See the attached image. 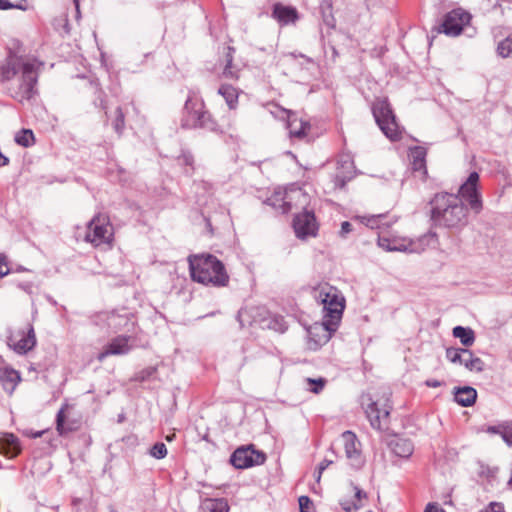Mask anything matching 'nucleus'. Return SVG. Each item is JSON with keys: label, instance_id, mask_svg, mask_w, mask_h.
Here are the masks:
<instances>
[{"label": "nucleus", "instance_id": "obj_1", "mask_svg": "<svg viewBox=\"0 0 512 512\" xmlns=\"http://www.w3.org/2000/svg\"><path fill=\"white\" fill-rule=\"evenodd\" d=\"M42 65L36 59L10 53L0 65V82L8 84L9 94L17 101L30 100L37 93L36 84Z\"/></svg>", "mask_w": 512, "mask_h": 512}, {"label": "nucleus", "instance_id": "obj_2", "mask_svg": "<svg viewBox=\"0 0 512 512\" xmlns=\"http://www.w3.org/2000/svg\"><path fill=\"white\" fill-rule=\"evenodd\" d=\"M430 219L435 226L462 229L468 224V208L456 194L437 193L430 200Z\"/></svg>", "mask_w": 512, "mask_h": 512}, {"label": "nucleus", "instance_id": "obj_3", "mask_svg": "<svg viewBox=\"0 0 512 512\" xmlns=\"http://www.w3.org/2000/svg\"><path fill=\"white\" fill-rule=\"evenodd\" d=\"M188 260L193 281L214 287L227 286L229 275L224 264L216 256L211 254L193 255Z\"/></svg>", "mask_w": 512, "mask_h": 512}, {"label": "nucleus", "instance_id": "obj_4", "mask_svg": "<svg viewBox=\"0 0 512 512\" xmlns=\"http://www.w3.org/2000/svg\"><path fill=\"white\" fill-rule=\"evenodd\" d=\"M314 298L323 305V326L330 335L338 327L345 308V299L336 287L329 284L317 287L314 290Z\"/></svg>", "mask_w": 512, "mask_h": 512}, {"label": "nucleus", "instance_id": "obj_5", "mask_svg": "<svg viewBox=\"0 0 512 512\" xmlns=\"http://www.w3.org/2000/svg\"><path fill=\"white\" fill-rule=\"evenodd\" d=\"M181 127L186 129L205 128L214 131L217 124L210 113L205 110L201 100L189 97L185 102Z\"/></svg>", "mask_w": 512, "mask_h": 512}, {"label": "nucleus", "instance_id": "obj_6", "mask_svg": "<svg viewBox=\"0 0 512 512\" xmlns=\"http://www.w3.org/2000/svg\"><path fill=\"white\" fill-rule=\"evenodd\" d=\"M435 234H424L416 239H408L401 237H386L379 235L378 245L386 251H399L409 253H421L434 240Z\"/></svg>", "mask_w": 512, "mask_h": 512}, {"label": "nucleus", "instance_id": "obj_7", "mask_svg": "<svg viewBox=\"0 0 512 512\" xmlns=\"http://www.w3.org/2000/svg\"><path fill=\"white\" fill-rule=\"evenodd\" d=\"M373 116L381 131L390 140L400 138L399 127L390 103L386 98L376 99L372 106Z\"/></svg>", "mask_w": 512, "mask_h": 512}, {"label": "nucleus", "instance_id": "obj_8", "mask_svg": "<svg viewBox=\"0 0 512 512\" xmlns=\"http://www.w3.org/2000/svg\"><path fill=\"white\" fill-rule=\"evenodd\" d=\"M373 116L381 131L390 140L400 138L399 127L390 103L386 98L376 99L372 106Z\"/></svg>", "mask_w": 512, "mask_h": 512}, {"label": "nucleus", "instance_id": "obj_9", "mask_svg": "<svg viewBox=\"0 0 512 512\" xmlns=\"http://www.w3.org/2000/svg\"><path fill=\"white\" fill-rule=\"evenodd\" d=\"M390 395L391 393L386 391L380 399H369L370 403L367 404L365 413L371 426L376 430L387 428L388 417L392 409Z\"/></svg>", "mask_w": 512, "mask_h": 512}, {"label": "nucleus", "instance_id": "obj_10", "mask_svg": "<svg viewBox=\"0 0 512 512\" xmlns=\"http://www.w3.org/2000/svg\"><path fill=\"white\" fill-rule=\"evenodd\" d=\"M36 343V334L32 324L28 323L25 327L17 330L8 329L7 345L17 354H27L36 346Z\"/></svg>", "mask_w": 512, "mask_h": 512}, {"label": "nucleus", "instance_id": "obj_11", "mask_svg": "<svg viewBox=\"0 0 512 512\" xmlns=\"http://www.w3.org/2000/svg\"><path fill=\"white\" fill-rule=\"evenodd\" d=\"M113 231L108 219L102 215H96L87 226L85 241L98 247L102 244H109L112 241Z\"/></svg>", "mask_w": 512, "mask_h": 512}, {"label": "nucleus", "instance_id": "obj_12", "mask_svg": "<svg viewBox=\"0 0 512 512\" xmlns=\"http://www.w3.org/2000/svg\"><path fill=\"white\" fill-rule=\"evenodd\" d=\"M479 174L471 172L466 181L460 186L458 196L461 200H466L470 209L479 214L483 208L482 199L478 191Z\"/></svg>", "mask_w": 512, "mask_h": 512}, {"label": "nucleus", "instance_id": "obj_13", "mask_svg": "<svg viewBox=\"0 0 512 512\" xmlns=\"http://www.w3.org/2000/svg\"><path fill=\"white\" fill-rule=\"evenodd\" d=\"M266 455L254 449L253 445L237 448L230 457L231 464L237 469H246L265 462Z\"/></svg>", "mask_w": 512, "mask_h": 512}, {"label": "nucleus", "instance_id": "obj_14", "mask_svg": "<svg viewBox=\"0 0 512 512\" xmlns=\"http://www.w3.org/2000/svg\"><path fill=\"white\" fill-rule=\"evenodd\" d=\"M470 20V13L461 8L454 9L445 15L439 32H443L448 36H458L464 27L470 23Z\"/></svg>", "mask_w": 512, "mask_h": 512}, {"label": "nucleus", "instance_id": "obj_15", "mask_svg": "<svg viewBox=\"0 0 512 512\" xmlns=\"http://www.w3.org/2000/svg\"><path fill=\"white\" fill-rule=\"evenodd\" d=\"M293 228L298 238L305 239L309 236H315L318 225L314 212L312 210H303L295 215L293 220Z\"/></svg>", "mask_w": 512, "mask_h": 512}, {"label": "nucleus", "instance_id": "obj_16", "mask_svg": "<svg viewBox=\"0 0 512 512\" xmlns=\"http://www.w3.org/2000/svg\"><path fill=\"white\" fill-rule=\"evenodd\" d=\"M342 439L344 442L346 457L350 461L351 466L357 469L362 467L364 459L360 449L361 444L356 435L351 431H345L342 434Z\"/></svg>", "mask_w": 512, "mask_h": 512}, {"label": "nucleus", "instance_id": "obj_17", "mask_svg": "<svg viewBox=\"0 0 512 512\" xmlns=\"http://www.w3.org/2000/svg\"><path fill=\"white\" fill-rule=\"evenodd\" d=\"M100 317L106 321L108 328L114 332L121 330L130 331L134 327L133 315L126 310L123 313L115 311L106 312Z\"/></svg>", "mask_w": 512, "mask_h": 512}, {"label": "nucleus", "instance_id": "obj_18", "mask_svg": "<svg viewBox=\"0 0 512 512\" xmlns=\"http://www.w3.org/2000/svg\"><path fill=\"white\" fill-rule=\"evenodd\" d=\"M131 337L119 335L113 338L98 354L97 359L102 362L108 356H120L128 354L132 346L129 344Z\"/></svg>", "mask_w": 512, "mask_h": 512}, {"label": "nucleus", "instance_id": "obj_19", "mask_svg": "<svg viewBox=\"0 0 512 512\" xmlns=\"http://www.w3.org/2000/svg\"><path fill=\"white\" fill-rule=\"evenodd\" d=\"M309 203V194L301 188H291L284 194L283 206L285 212L290 211L293 207L305 210Z\"/></svg>", "mask_w": 512, "mask_h": 512}, {"label": "nucleus", "instance_id": "obj_20", "mask_svg": "<svg viewBox=\"0 0 512 512\" xmlns=\"http://www.w3.org/2000/svg\"><path fill=\"white\" fill-rule=\"evenodd\" d=\"M70 405L64 403L56 415V430L60 436H65L71 432L77 431L81 423L77 419H70L66 415V411Z\"/></svg>", "mask_w": 512, "mask_h": 512}, {"label": "nucleus", "instance_id": "obj_21", "mask_svg": "<svg viewBox=\"0 0 512 512\" xmlns=\"http://www.w3.org/2000/svg\"><path fill=\"white\" fill-rule=\"evenodd\" d=\"M409 158L414 172H418L422 180L427 178L426 156L427 149L422 146H415L409 149Z\"/></svg>", "mask_w": 512, "mask_h": 512}, {"label": "nucleus", "instance_id": "obj_22", "mask_svg": "<svg viewBox=\"0 0 512 512\" xmlns=\"http://www.w3.org/2000/svg\"><path fill=\"white\" fill-rule=\"evenodd\" d=\"M388 445L396 456L402 458L410 457L414 451L413 443L409 439L398 436L393 437Z\"/></svg>", "mask_w": 512, "mask_h": 512}, {"label": "nucleus", "instance_id": "obj_23", "mask_svg": "<svg viewBox=\"0 0 512 512\" xmlns=\"http://www.w3.org/2000/svg\"><path fill=\"white\" fill-rule=\"evenodd\" d=\"M20 380V373L15 369L4 367L3 370H0V383L3 389L9 394L13 393Z\"/></svg>", "mask_w": 512, "mask_h": 512}, {"label": "nucleus", "instance_id": "obj_24", "mask_svg": "<svg viewBox=\"0 0 512 512\" xmlns=\"http://www.w3.org/2000/svg\"><path fill=\"white\" fill-rule=\"evenodd\" d=\"M272 15L281 25L294 23L298 18V13L295 8L282 4L274 5Z\"/></svg>", "mask_w": 512, "mask_h": 512}, {"label": "nucleus", "instance_id": "obj_25", "mask_svg": "<svg viewBox=\"0 0 512 512\" xmlns=\"http://www.w3.org/2000/svg\"><path fill=\"white\" fill-rule=\"evenodd\" d=\"M476 398L477 391L470 386L457 388L454 393L455 401L463 407H469L473 405L476 401Z\"/></svg>", "mask_w": 512, "mask_h": 512}, {"label": "nucleus", "instance_id": "obj_26", "mask_svg": "<svg viewBox=\"0 0 512 512\" xmlns=\"http://www.w3.org/2000/svg\"><path fill=\"white\" fill-rule=\"evenodd\" d=\"M288 128L291 136L300 139L306 135V131L310 129V124L307 121L296 118L295 115H289Z\"/></svg>", "mask_w": 512, "mask_h": 512}, {"label": "nucleus", "instance_id": "obj_27", "mask_svg": "<svg viewBox=\"0 0 512 512\" xmlns=\"http://www.w3.org/2000/svg\"><path fill=\"white\" fill-rule=\"evenodd\" d=\"M234 48L231 47V46H228L227 47V53H226V56H225V66L223 68V71H222V76L226 79H230V80H238L239 77H240V70L233 65V53H234Z\"/></svg>", "mask_w": 512, "mask_h": 512}, {"label": "nucleus", "instance_id": "obj_28", "mask_svg": "<svg viewBox=\"0 0 512 512\" xmlns=\"http://www.w3.org/2000/svg\"><path fill=\"white\" fill-rule=\"evenodd\" d=\"M218 93L225 99L230 109H235L238 105L239 91L237 88L229 84H222Z\"/></svg>", "mask_w": 512, "mask_h": 512}, {"label": "nucleus", "instance_id": "obj_29", "mask_svg": "<svg viewBox=\"0 0 512 512\" xmlns=\"http://www.w3.org/2000/svg\"><path fill=\"white\" fill-rule=\"evenodd\" d=\"M452 334L455 338H458L463 346H472L475 342V333L469 327L456 326L452 330Z\"/></svg>", "mask_w": 512, "mask_h": 512}, {"label": "nucleus", "instance_id": "obj_30", "mask_svg": "<svg viewBox=\"0 0 512 512\" xmlns=\"http://www.w3.org/2000/svg\"><path fill=\"white\" fill-rule=\"evenodd\" d=\"M3 448L7 449V453L12 456L17 455L20 452L19 439L12 433H4L0 439Z\"/></svg>", "mask_w": 512, "mask_h": 512}, {"label": "nucleus", "instance_id": "obj_31", "mask_svg": "<svg viewBox=\"0 0 512 512\" xmlns=\"http://www.w3.org/2000/svg\"><path fill=\"white\" fill-rule=\"evenodd\" d=\"M203 512H228L229 506L225 499H206L202 503Z\"/></svg>", "mask_w": 512, "mask_h": 512}, {"label": "nucleus", "instance_id": "obj_32", "mask_svg": "<svg viewBox=\"0 0 512 512\" xmlns=\"http://www.w3.org/2000/svg\"><path fill=\"white\" fill-rule=\"evenodd\" d=\"M467 370L472 372H481L484 370V362L479 357L473 355L472 351L468 349V354L463 356V360L461 362Z\"/></svg>", "mask_w": 512, "mask_h": 512}, {"label": "nucleus", "instance_id": "obj_33", "mask_svg": "<svg viewBox=\"0 0 512 512\" xmlns=\"http://www.w3.org/2000/svg\"><path fill=\"white\" fill-rule=\"evenodd\" d=\"M322 20L328 28H334L336 25L335 18L332 14L331 0H323L320 4Z\"/></svg>", "mask_w": 512, "mask_h": 512}, {"label": "nucleus", "instance_id": "obj_34", "mask_svg": "<svg viewBox=\"0 0 512 512\" xmlns=\"http://www.w3.org/2000/svg\"><path fill=\"white\" fill-rule=\"evenodd\" d=\"M467 354H468V349H466V348L450 347V348L446 349V358L454 364L461 365L463 356H466Z\"/></svg>", "mask_w": 512, "mask_h": 512}, {"label": "nucleus", "instance_id": "obj_35", "mask_svg": "<svg viewBox=\"0 0 512 512\" xmlns=\"http://www.w3.org/2000/svg\"><path fill=\"white\" fill-rule=\"evenodd\" d=\"M15 141L23 147H29L34 143V134L32 130L23 129L16 134Z\"/></svg>", "mask_w": 512, "mask_h": 512}, {"label": "nucleus", "instance_id": "obj_36", "mask_svg": "<svg viewBox=\"0 0 512 512\" xmlns=\"http://www.w3.org/2000/svg\"><path fill=\"white\" fill-rule=\"evenodd\" d=\"M305 382L307 384V390L314 393L319 394L325 387L327 380L325 378H306Z\"/></svg>", "mask_w": 512, "mask_h": 512}, {"label": "nucleus", "instance_id": "obj_37", "mask_svg": "<svg viewBox=\"0 0 512 512\" xmlns=\"http://www.w3.org/2000/svg\"><path fill=\"white\" fill-rule=\"evenodd\" d=\"M497 52L503 58L512 56V35H509L498 44Z\"/></svg>", "mask_w": 512, "mask_h": 512}, {"label": "nucleus", "instance_id": "obj_38", "mask_svg": "<svg viewBox=\"0 0 512 512\" xmlns=\"http://www.w3.org/2000/svg\"><path fill=\"white\" fill-rule=\"evenodd\" d=\"M116 117L113 121V127L117 134L121 135L125 126V116L121 107H117L115 110Z\"/></svg>", "mask_w": 512, "mask_h": 512}, {"label": "nucleus", "instance_id": "obj_39", "mask_svg": "<svg viewBox=\"0 0 512 512\" xmlns=\"http://www.w3.org/2000/svg\"><path fill=\"white\" fill-rule=\"evenodd\" d=\"M363 221H365V224L374 229V228H381L382 225H384L382 223V220L385 218V215L383 214H378V215H371V216H363L361 217Z\"/></svg>", "mask_w": 512, "mask_h": 512}, {"label": "nucleus", "instance_id": "obj_40", "mask_svg": "<svg viewBox=\"0 0 512 512\" xmlns=\"http://www.w3.org/2000/svg\"><path fill=\"white\" fill-rule=\"evenodd\" d=\"M150 455L156 459H163L167 455L166 445L162 442L155 443L150 449Z\"/></svg>", "mask_w": 512, "mask_h": 512}, {"label": "nucleus", "instance_id": "obj_41", "mask_svg": "<svg viewBox=\"0 0 512 512\" xmlns=\"http://www.w3.org/2000/svg\"><path fill=\"white\" fill-rule=\"evenodd\" d=\"M502 438L509 446H512V421L503 425Z\"/></svg>", "mask_w": 512, "mask_h": 512}, {"label": "nucleus", "instance_id": "obj_42", "mask_svg": "<svg viewBox=\"0 0 512 512\" xmlns=\"http://www.w3.org/2000/svg\"><path fill=\"white\" fill-rule=\"evenodd\" d=\"M298 502L300 512H311L313 503L308 496H300Z\"/></svg>", "mask_w": 512, "mask_h": 512}, {"label": "nucleus", "instance_id": "obj_43", "mask_svg": "<svg viewBox=\"0 0 512 512\" xmlns=\"http://www.w3.org/2000/svg\"><path fill=\"white\" fill-rule=\"evenodd\" d=\"M479 512H505V508L500 502H491Z\"/></svg>", "mask_w": 512, "mask_h": 512}, {"label": "nucleus", "instance_id": "obj_44", "mask_svg": "<svg viewBox=\"0 0 512 512\" xmlns=\"http://www.w3.org/2000/svg\"><path fill=\"white\" fill-rule=\"evenodd\" d=\"M340 505H341L342 509L346 512H356L361 507V504H358L356 502H350L347 500L341 501Z\"/></svg>", "mask_w": 512, "mask_h": 512}, {"label": "nucleus", "instance_id": "obj_45", "mask_svg": "<svg viewBox=\"0 0 512 512\" xmlns=\"http://www.w3.org/2000/svg\"><path fill=\"white\" fill-rule=\"evenodd\" d=\"M7 258L4 254L0 253V278L9 274Z\"/></svg>", "mask_w": 512, "mask_h": 512}, {"label": "nucleus", "instance_id": "obj_46", "mask_svg": "<svg viewBox=\"0 0 512 512\" xmlns=\"http://www.w3.org/2000/svg\"><path fill=\"white\" fill-rule=\"evenodd\" d=\"M17 286L27 294H33L34 285L32 282H19Z\"/></svg>", "mask_w": 512, "mask_h": 512}, {"label": "nucleus", "instance_id": "obj_47", "mask_svg": "<svg viewBox=\"0 0 512 512\" xmlns=\"http://www.w3.org/2000/svg\"><path fill=\"white\" fill-rule=\"evenodd\" d=\"M353 489H354V492H355L354 497L356 499L354 502H356L358 504H361V500L363 498H366V493L364 491H362L361 489H359L358 487H356V486H354Z\"/></svg>", "mask_w": 512, "mask_h": 512}, {"label": "nucleus", "instance_id": "obj_48", "mask_svg": "<svg viewBox=\"0 0 512 512\" xmlns=\"http://www.w3.org/2000/svg\"><path fill=\"white\" fill-rule=\"evenodd\" d=\"M351 231H352V224L348 221H344L341 224V230H340L341 236H345L346 234L350 233Z\"/></svg>", "mask_w": 512, "mask_h": 512}, {"label": "nucleus", "instance_id": "obj_49", "mask_svg": "<svg viewBox=\"0 0 512 512\" xmlns=\"http://www.w3.org/2000/svg\"><path fill=\"white\" fill-rule=\"evenodd\" d=\"M179 160L184 163L185 165H189L191 166L193 164V156L189 153H183L180 157H179Z\"/></svg>", "mask_w": 512, "mask_h": 512}, {"label": "nucleus", "instance_id": "obj_50", "mask_svg": "<svg viewBox=\"0 0 512 512\" xmlns=\"http://www.w3.org/2000/svg\"><path fill=\"white\" fill-rule=\"evenodd\" d=\"M503 425L502 426H488L486 432L491 434H500L502 436Z\"/></svg>", "mask_w": 512, "mask_h": 512}, {"label": "nucleus", "instance_id": "obj_51", "mask_svg": "<svg viewBox=\"0 0 512 512\" xmlns=\"http://www.w3.org/2000/svg\"><path fill=\"white\" fill-rule=\"evenodd\" d=\"M12 7H19V5L16 4L15 2L10 3V2H6V0H0V9L7 10V9H12Z\"/></svg>", "mask_w": 512, "mask_h": 512}, {"label": "nucleus", "instance_id": "obj_52", "mask_svg": "<svg viewBox=\"0 0 512 512\" xmlns=\"http://www.w3.org/2000/svg\"><path fill=\"white\" fill-rule=\"evenodd\" d=\"M6 2H10V3L15 2L16 4H18L19 7H15V9H20V10H26L27 9V2H26V0H6ZM12 9H14V7H12Z\"/></svg>", "mask_w": 512, "mask_h": 512}, {"label": "nucleus", "instance_id": "obj_53", "mask_svg": "<svg viewBox=\"0 0 512 512\" xmlns=\"http://www.w3.org/2000/svg\"><path fill=\"white\" fill-rule=\"evenodd\" d=\"M443 383L436 379H428L425 381V385L432 388L440 387Z\"/></svg>", "mask_w": 512, "mask_h": 512}, {"label": "nucleus", "instance_id": "obj_54", "mask_svg": "<svg viewBox=\"0 0 512 512\" xmlns=\"http://www.w3.org/2000/svg\"><path fill=\"white\" fill-rule=\"evenodd\" d=\"M425 512H445V511L435 504H428L425 509Z\"/></svg>", "mask_w": 512, "mask_h": 512}, {"label": "nucleus", "instance_id": "obj_55", "mask_svg": "<svg viewBox=\"0 0 512 512\" xmlns=\"http://www.w3.org/2000/svg\"><path fill=\"white\" fill-rule=\"evenodd\" d=\"M330 464H332L331 460L324 459L323 461H321L320 464L318 465L320 473H323V471L326 470Z\"/></svg>", "mask_w": 512, "mask_h": 512}, {"label": "nucleus", "instance_id": "obj_56", "mask_svg": "<svg viewBox=\"0 0 512 512\" xmlns=\"http://www.w3.org/2000/svg\"><path fill=\"white\" fill-rule=\"evenodd\" d=\"M335 185L339 188H343L345 186V180L341 178L339 175H337Z\"/></svg>", "mask_w": 512, "mask_h": 512}, {"label": "nucleus", "instance_id": "obj_57", "mask_svg": "<svg viewBox=\"0 0 512 512\" xmlns=\"http://www.w3.org/2000/svg\"><path fill=\"white\" fill-rule=\"evenodd\" d=\"M9 162V159L0 152V166H5Z\"/></svg>", "mask_w": 512, "mask_h": 512}, {"label": "nucleus", "instance_id": "obj_58", "mask_svg": "<svg viewBox=\"0 0 512 512\" xmlns=\"http://www.w3.org/2000/svg\"><path fill=\"white\" fill-rule=\"evenodd\" d=\"M79 1H80V0H74V4H75V7H76V12H77V16H79V14H80Z\"/></svg>", "mask_w": 512, "mask_h": 512}, {"label": "nucleus", "instance_id": "obj_59", "mask_svg": "<svg viewBox=\"0 0 512 512\" xmlns=\"http://www.w3.org/2000/svg\"><path fill=\"white\" fill-rule=\"evenodd\" d=\"M4 367H7L5 365V360L3 359L2 356H0V370H3Z\"/></svg>", "mask_w": 512, "mask_h": 512}, {"label": "nucleus", "instance_id": "obj_60", "mask_svg": "<svg viewBox=\"0 0 512 512\" xmlns=\"http://www.w3.org/2000/svg\"><path fill=\"white\" fill-rule=\"evenodd\" d=\"M43 433H44V431H38V432L32 434L31 436L33 438H38V437H41L43 435Z\"/></svg>", "mask_w": 512, "mask_h": 512}, {"label": "nucleus", "instance_id": "obj_61", "mask_svg": "<svg viewBox=\"0 0 512 512\" xmlns=\"http://www.w3.org/2000/svg\"><path fill=\"white\" fill-rule=\"evenodd\" d=\"M321 475H322V473H320V470H319V469H317V473H316V476H315V478H316V481H317V482H319V481H320V479H321Z\"/></svg>", "mask_w": 512, "mask_h": 512}, {"label": "nucleus", "instance_id": "obj_62", "mask_svg": "<svg viewBox=\"0 0 512 512\" xmlns=\"http://www.w3.org/2000/svg\"><path fill=\"white\" fill-rule=\"evenodd\" d=\"M175 438V434L169 435L166 437L167 441H172Z\"/></svg>", "mask_w": 512, "mask_h": 512}]
</instances>
